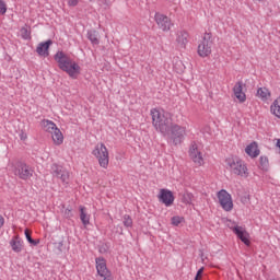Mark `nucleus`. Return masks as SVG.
Returning a JSON list of instances; mask_svg holds the SVG:
<instances>
[{"label": "nucleus", "instance_id": "obj_1", "mask_svg": "<svg viewBox=\"0 0 280 280\" xmlns=\"http://www.w3.org/2000/svg\"><path fill=\"white\" fill-rule=\"evenodd\" d=\"M54 59L57 61V65L61 71L68 73L70 78H78L80 75V66L78 62L73 61L65 51L58 50Z\"/></svg>", "mask_w": 280, "mask_h": 280}, {"label": "nucleus", "instance_id": "obj_2", "mask_svg": "<svg viewBox=\"0 0 280 280\" xmlns=\"http://www.w3.org/2000/svg\"><path fill=\"white\" fill-rule=\"evenodd\" d=\"M152 124L158 132H161L163 137H170V130L174 126L172 116L170 114H161L158 109L151 110Z\"/></svg>", "mask_w": 280, "mask_h": 280}, {"label": "nucleus", "instance_id": "obj_3", "mask_svg": "<svg viewBox=\"0 0 280 280\" xmlns=\"http://www.w3.org/2000/svg\"><path fill=\"white\" fill-rule=\"evenodd\" d=\"M211 47H213V36L211 33H205L201 43L198 45V56H200V58L211 56Z\"/></svg>", "mask_w": 280, "mask_h": 280}, {"label": "nucleus", "instance_id": "obj_4", "mask_svg": "<svg viewBox=\"0 0 280 280\" xmlns=\"http://www.w3.org/2000/svg\"><path fill=\"white\" fill-rule=\"evenodd\" d=\"M226 163L232 174H235L236 176H245V178L248 177V168L246 167V164H244V161L236 158L226 160Z\"/></svg>", "mask_w": 280, "mask_h": 280}, {"label": "nucleus", "instance_id": "obj_5", "mask_svg": "<svg viewBox=\"0 0 280 280\" xmlns=\"http://www.w3.org/2000/svg\"><path fill=\"white\" fill-rule=\"evenodd\" d=\"M92 154L96 156L101 167H108V149L105 143H101V145H96L93 150Z\"/></svg>", "mask_w": 280, "mask_h": 280}, {"label": "nucleus", "instance_id": "obj_6", "mask_svg": "<svg viewBox=\"0 0 280 280\" xmlns=\"http://www.w3.org/2000/svg\"><path fill=\"white\" fill-rule=\"evenodd\" d=\"M168 137L171 141H173L174 145H180V143H183V139H185V127L173 125L170 129Z\"/></svg>", "mask_w": 280, "mask_h": 280}, {"label": "nucleus", "instance_id": "obj_7", "mask_svg": "<svg viewBox=\"0 0 280 280\" xmlns=\"http://www.w3.org/2000/svg\"><path fill=\"white\" fill-rule=\"evenodd\" d=\"M218 200L224 211H233V199L229 191L221 189L218 192Z\"/></svg>", "mask_w": 280, "mask_h": 280}, {"label": "nucleus", "instance_id": "obj_8", "mask_svg": "<svg viewBox=\"0 0 280 280\" xmlns=\"http://www.w3.org/2000/svg\"><path fill=\"white\" fill-rule=\"evenodd\" d=\"M96 270L97 275L103 278V280H113V273L106 267V259L104 257L96 258Z\"/></svg>", "mask_w": 280, "mask_h": 280}, {"label": "nucleus", "instance_id": "obj_9", "mask_svg": "<svg viewBox=\"0 0 280 280\" xmlns=\"http://www.w3.org/2000/svg\"><path fill=\"white\" fill-rule=\"evenodd\" d=\"M14 175L19 176L22 180H27V178H32V171H30L27 164L18 162L14 168Z\"/></svg>", "mask_w": 280, "mask_h": 280}, {"label": "nucleus", "instance_id": "obj_10", "mask_svg": "<svg viewBox=\"0 0 280 280\" xmlns=\"http://www.w3.org/2000/svg\"><path fill=\"white\" fill-rule=\"evenodd\" d=\"M158 198L159 201L162 202V205H165V207H172V205H174V192H172V190L170 189L162 188Z\"/></svg>", "mask_w": 280, "mask_h": 280}, {"label": "nucleus", "instance_id": "obj_11", "mask_svg": "<svg viewBox=\"0 0 280 280\" xmlns=\"http://www.w3.org/2000/svg\"><path fill=\"white\" fill-rule=\"evenodd\" d=\"M231 230L233 231L234 234H236V237H238V240H241V242L245 244V246H250V234L247 233L246 229L236 225L231 228Z\"/></svg>", "mask_w": 280, "mask_h": 280}, {"label": "nucleus", "instance_id": "obj_12", "mask_svg": "<svg viewBox=\"0 0 280 280\" xmlns=\"http://www.w3.org/2000/svg\"><path fill=\"white\" fill-rule=\"evenodd\" d=\"M155 22L163 32H170V30H172V21L167 15L155 13Z\"/></svg>", "mask_w": 280, "mask_h": 280}, {"label": "nucleus", "instance_id": "obj_13", "mask_svg": "<svg viewBox=\"0 0 280 280\" xmlns=\"http://www.w3.org/2000/svg\"><path fill=\"white\" fill-rule=\"evenodd\" d=\"M50 171H51L52 176L60 178V180H62V183L69 182V172H67L65 168H62V166H60L58 164H52Z\"/></svg>", "mask_w": 280, "mask_h": 280}, {"label": "nucleus", "instance_id": "obj_14", "mask_svg": "<svg viewBox=\"0 0 280 280\" xmlns=\"http://www.w3.org/2000/svg\"><path fill=\"white\" fill-rule=\"evenodd\" d=\"M244 86H246V84H244L242 81H237L233 88V93L236 100L241 102V104L246 102V93H244Z\"/></svg>", "mask_w": 280, "mask_h": 280}, {"label": "nucleus", "instance_id": "obj_15", "mask_svg": "<svg viewBox=\"0 0 280 280\" xmlns=\"http://www.w3.org/2000/svg\"><path fill=\"white\" fill-rule=\"evenodd\" d=\"M189 156L196 163V165H202L205 160L202 159V153L198 151V144L192 143L189 150Z\"/></svg>", "mask_w": 280, "mask_h": 280}, {"label": "nucleus", "instance_id": "obj_16", "mask_svg": "<svg viewBox=\"0 0 280 280\" xmlns=\"http://www.w3.org/2000/svg\"><path fill=\"white\" fill-rule=\"evenodd\" d=\"M51 45H54V40H51V39L39 43L37 48H36V51H37L38 56H43L44 58H48L49 47H51Z\"/></svg>", "mask_w": 280, "mask_h": 280}, {"label": "nucleus", "instance_id": "obj_17", "mask_svg": "<svg viewBox=\"0 0 280 280\" xmlns=\"http://www.w3.org/2000/svg\"><path fill=\"white\" fill-rule=\"evenodd\" d=\"M189 34L185 31H180L177 33V37H176V43L178 45V47H180L182 49H185V47L187 46V43H189Z\"/></svg>", "mask_w": 280, "mask_h": 280}, {"label": "nucleus", "instance_id": "obj_18", "mask_svg": "<svg viewBox=\"0 0 280 280\" xmlns=\"http://www.w3.org/2000/svg\"><path fill=\"white\" fill-rule=\"evenodd\" d=\"M10 246L14 253H21V250H23V240H21L19 235H15L10 241Z\"/></svg>", "mask_w": 280, "mask_h": 280}, {"label": "nucleus", "instance_id": "obj_19", "mask_svg": "<svg viewBox=\"0 0 280 280\" xmlns=\"http://www.w3.org/2000/svg\"><path fill=\"white\" fill-rule=\"evenodd\" d=\"M245 152L246 154H248V156H252V159H257V156H259L260 153L257 142L254 141L249 145H247Z\"/></svg>", "mask_w": 280, "mask_h": 280}, {"label": "nucleus", "instance_id": "obj_20", "mask_svg": "<svg viewBox=\"0 0 280 280\" xmlns=\"http://www.w3.org/2000/svg\"><path fill=\"white\" fill-rule=\"evenodd\" d=\"M51 137H52V141H54V143H56V145H60V143H62V141H65L62 131H60V129H58V128L52 131Z\"/></svg>", "mask_w": 280, "mask_h": 280}, {"label": "nucleus", "instance_id": "obj_21", "mask_svg": "<svg viewBox=\"0 0 280 280\" xmlns=\"http://www.w3.org/2000/svg\"><path fill=\"white\" fill-rule=\"evenodd\" d=\"M270 110L272 115L280 119V96L271 104Z\"/></svg>", "mask_w": 280, "mask_h": 280}, {"label": "nucleus", "instance_id": "obj_22", "mask_svg": "<svg viewBox=\"0 0 280 280\" xmlns=\"http://www.w3.org/2000/svg\"><path fill=\"white\" fill-rule=\"evenodd\" d=\"M100 33L97 31H88V38L92 45H100Z\"/></svg>", "mask_w": 280, "mask_h": 280}, {"label": "nucleus", "instance_id": "obj_23", "mask_svg": "<svg viewBox=\"0 0 280 280\" xmlns=\"http://www.w3.org/2000/svg\"><path fill=\"white\" fill-rule=\"evenodd\" d=\"M21 37L24 40H31L32 39V31L30 30V26L25 25L20 30Z\"/></svg>", "mask_w": 280, "mask_h": 280}, {"label": "nucleus", "instance_id": "obj_24", "mask_svg": "<svg viewBox=\"0 0 280 280\" xmlns=\"http://www.w3.org/2000/svg\"><path fill=\"white\" fill-rule=\"evenodd\" d=\"M257 95L258 97H260V100H262V102H266V100L270 97V90H268L267 88H259L257 91Z\"/></svg>", "mask_w": 280, "mask_h": 280}, {"label": "nucleus", "instance_id": "obj_25", "mask_svg": "<svg viewBox=\"0 0 280 280\" xmlns=\"http://www.w3.org/2000/svg\"><path fill=\"white\" fill-rule=\"evenodd\" d=\"M24 234L28 244H31L32 246H38L40 244V240L32 238V232L28 229H25Z\"/></svg>", "mask_w": 280, "mask_h": 280}, {"label": "nucleus", "instance_id": "obj_26", "mask_svg": "<svg viewBox=\"0 0 280 280\" xmlns=\"http://www.w3.org/2000/svg\"><path fill=\"white\" fill-rule=\"evenodd\" d=\"M43 126L46 132H50V135L58 128L51 120H43Z\"/></svg>", "mask_w": 280, "mask_h": 280}, {"label": "nucleus", "instance_id": "obj_27", "mask_svg": "<svg viewBox=\"0 0 280 280\" xmlns=\"http://www.w3.org/2000/svg\"><path fill=\"white\" fill-rule=\"evenodd\" d=\"M80 220H81L82 224H84V226L90 224V218L86 214V208H84V207H80Z\"/></svg>", "mask_w": 280, "mask_h": 280}, {"label": "nucleus", "instance_id": "obj_28", "mask_svg": "<svg viewBox=\"0 0 280 280\" xmlns=\"http://www.w3.org/2000/svg\"><path fill=\"white\" fill-rule=\"evenodd\" d=\"M259 161H260L259 168L262 170V172H268V166H269L268 156L261 155Z\"/></svg>", "mask_w": 280, "mask_h": 280}, {"label": "nucleus", "instance_id": "obj_29", "mask_svg": "<svg viewBox=\"0 0 280 280\" xmlns=\"http://www.w3.org/2000/svg\"><path fill=\"white\" fill-rule=\"evenodd\" d=\"M122 224L124 226H126L127 229L132 228V218L129 214H125L122 217Z\"/></svg>", "mask_w": 280, "mask_h": 280}, {"label": "nucleus", "instance_id": "obj_30", "mask_svg": "<svg viewBox=\"0 0 280 280\" xmlns=\"http://www.w3.org/2000/svg\"><path fill=\"white\" fill-rule=\"evenodd\" d=\"M191 200H194V195L191 192H185L183 195L182 201L185 205H191Z\"/></svg>", "mask_w": 280, "mask_h": 280}, {"label": "nucleus", "instance_id": "obj_31", "mask_svg": "<svg viewBox=\"0 0 280 280\" xmlns=\"http://www.w3.org/2000/svg\"><path fill=\"white\" fill-rule=\"evenodd\" d=\"M183 220H184L183 217L176 215L171 219V222H172L173 226H178V224H180L183 222Z\"/></svg>", "mask_w": 280, "mask_h": 280}, {"label": "nucleus", "instance_id": "obj_32", "mask_svg": "<svg viewBox=\"0 0 280 280\" xmlns=\"http://www.w3.org/2000/svg\"><path fill=\"white\" fill-rule=\"evenodd\" d=\"M8 12V5L3 0H0V14H5Z\"/></svg>", "mask_w": 280, "mask_h": 280}, {"label": "nucleus", "instance_id": "obj_33", "mask_svg": "<svg viewBox=\"0 0 280 280\" xmlns=\"http://www.w3.org/2000/svg\"><path fill=\"white\" fill-rule=\"evenodd\" d=\"M205 272V268L201 267L197 273H196V277H195V280H200V277H202V273Z\"/></svg>", "mask_w": 280, "mask_h": 280}, {"label": "nucleus", "instance_id": "obj_34", "mask_svg": "<svg viewBox=\"0 0 280 280\" xmlns=\"http://www.w3.org/2000/svg\"><path fill=\"white\" fill-rule=\"evenodd\" d=\"M78 3H80V0H68V5H70V8H75Z\"/></svg>", "mask_w": 280, "mask_h": 280}, {"label": "nucleus", "instance_id": "obj_35", "mask_svg": "<svg viewBox=\"0 0 280 280\" xmlns=\"http://www.w3.org/2000/svg\"><path fill=\"white\" fill-rule=\"evenodd\" d=\"M100 5H105V8H108L110 5V0H98Z\"/></svg>", "mask_w": 280, "mask_h": 280}, {"label": "nucleus", "instance_id": "obj_36", "mask_svg": "<svg viewBox=\"0 0 280 280\" xmlns=\"http://www.w3.org/2000/svg\"><path fill=\"white\" fill-rule=\"evenodd\" d=\"M65 215H66V218H73V213L71 212V209L67 208L65 210Z\"/></svg>", "mask_w": 280, "mask_h": 280}, {"label": "nucleus", "instance_id": "obj_37", "mask_svg": "<svg viewBox=\"0 0 280 280\" xmlns=\"http://www.w3.org/2000/svg\"><path fill=\"white\" fill-rule=\"evenodd\" d=\"M20 139H21V141H25V139H27V133H25L24 131H22V132L20 133Z\"/></svg>", "mask_w": 280, "mask_h": 280}, {"label": "nucleus", "instance_id": "obj_38", "mask_svg": "<svg viewBox=\"0 0 280 280\" xmlns=\"http://www.w3.org/2000/svg\"><path fill=\"white\" fill-rule=\"evenodd\" d=\"M62 246H65L62 242L57 243V249L59 253H62Z\"/></svg>", "mask_w": 280, "mask_h": 280}, {"label": "nucleus", "instance_id": "obj_39", "mask_svg": "<svg viewBox=\"0 0 280 280\" xmlns=\"http://www.w3.org/2000/svg\"><path fill=\"white\" fill-rule=\"evenodd\" d=\"M5 224V219L0 214V229Z\"/></svg>", "mask_w": 280, "mask_h": 280}]
</instances>
